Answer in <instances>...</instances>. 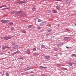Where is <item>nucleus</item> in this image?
I'll list each match as a JSON object with an SVG mask.
<instances>
[{
  "label": "nucleus",
  "instance_id": "nucleus-43",
  "mask_svg": "<svg viewBox=\"0 0 76 76\" xmlns=\"http://www.w3.org/2000/svg\"><path fill=\"white\" fill-rule=\"evenodd\" d=\"M9 9V8H4V9Z\"/></svg>",
  "mask_w": 76,
  "mask_h": 76
},
{
  "label": "nucleus",
  "instance_id": "nucleus-35",
  "mask_svg": "<svg viewBox=\"0 0 76 76\" xmlns=\"http://www.w3.org/2000/svg\"><path fill=\"white\" fill-rule=\"evenodd\" d=\"M23 33H26V31H23Z\"/></svg>",
  "mask_w": 76,
  "mask_h": 76
},
{
  "label": "nucleus",
  "instance_id": "nucleus-3",
  "mask_svg": "<svg viewBox=\"0 0 76 76\" xmlns=\"http://www.w3.org/2000/svg\"><path fill=\"white\" fill-rule=\"evenodd\" d=\"M11 38H12L11 37H4V39H11Z\"/></svg>",
  "mask_w": 76,
  "mask_h": 76
},
{
  "label": "nucleus",
  "instance_id": "nucleus-51",
  "mask_svg": "<svg viewBox=\"0 0 76 76\" xmlns=\"http://www.w3.org/2000/svg\"><path fill=\"white\" fill-rule=\"evenodd\" d=\"M14 54H14V53L12 54V56H13V55H14Z\"/></svg>",
  "mask_w": 76,
  "mask_h": 76
},
{
  "label": "nucleus",
  "instance_id": "nucleus-38",
  "mask_svg": "<svg viewBox=\"0 0 76 76\" xmlns=\"http://www.w3.org/2000/svg\"><path fill=\"white\" fill-rule=\"evenodd\" d=\"M50 12H51V11L50 10H49L48 11V13H50Z\"/></svg>",
  "mask_w": 76,
  "mask_h": 76
},
{
  "label": "nucleus",
  "instance_id": "nucleus-7",
  "mask_svg": "<svg viewBox=\"0 0 76 76\" xmlns=\"http://www.w3.org/2000/svg\"><path fill=\"white\" fill-rule=\"evenodd\" d=\"M56 8L57 9H58V10H60V8L58 6H56Z\"/></svg>",
  "mask_w": 76,
  "mask_h": 76
},
{
  "label": "nucleus",
  "instance_id": "nucleus-48",
  "mask_svg": "<svg viewBox=\"0 0 76 76\" xmlns=\"http://www.w3.org/2000/svg\"><path fill=\"white\" fill-rule=\"evenodd\" d=\"M66 48H69V47H67V46L66 47Z\"/></svg>",
  "mask_w": 76,
  "mask_h": 76
},
{
  "label": "nucleus",
  "instance_id": "nucleus-6",
  "mask_svg": "<svg viewBox=\"0 0 76 76\" xmlns=\"http://www.w3.org/2000/svg\"><path fill=\"white\" fill-rule=\"evenodd\" d=\"M45 58L47 59H48L50 58V56H46L45 57Z\"/></svg>",
  "mask_w": 76,
  "mask_h": 76
},
{
  "label": "nucleus",
  "instance_id": "nucleus-1",
  "mask_svg": "<svg viewBox=\"0 0 76 76\" xmlns=\"http://www.w3.org/2000/svg\"><path fill=\"white\" fill-rule=\"evenodd\" d=\"M0 22L3 23H8L9 22V20H0Z\"/></svg>",
  "mask_w": 76,
  "mask_h": 76
},
{
  "label": "nucleus",
  "instance_id": "nucleus-45",
  "mask_svg": "<svg viewBox=\"0 0 76 76\" xmlns=\"http://www.w3.org/2000/svg\"><path fill=\"white\" fill-rule=\"evenodd\" d=\"M42 76H45V75H44V74H43L42 75Z\"/></svg>",
  "mask_w": 76,
  "mask_h": 76
},
{
  "label": "nucleus",
  "instance_id": "nucleus-34",
  "mask_svg": "<svg viewBox=\"0 0 76 76\" xmlns=\"http://www.w3.org/2000/svg\"><path fill=\"white\" fill-rule=\"evenodd\" d=\"M15 43L14 42L12 43V45H15Z\"/></svg>",
  "mask_w": 76,
  "mask_h": 76
},
{
  "label": "nucleus",
  "instance_id": "nucleus-12",
  "mask_svg": "<svg viewBox=\"0 0 76 76\" xmlns=\"http://www.w3.org/2000/svg\"><path fill=\"white\" fill-rule=\"evenodd\" d=\"M19 59H23V57H22V56H21L20 57L18 58Z\"/></svg>",
  "mask_w": 76,
  "mask_h": 76
},
{
  "label": "nucleus",
  "instance_id": "nucleus-15",
  "mask_svg": "<svg viewBox=\"0 0 76 76\" xmlns=\"http://www.w3.org/2000/svg\"><path fill=\"white\" fill-rule=\"evenodd\" d=\"M72 57H76V54H73L72 55Z\"/></svg>",
  "mask_w": 76,
  "mask_h": 76
},
{
  "label": "nucleus",
  "instance_id": "nucleus-14",
  "mask_svg": "<svg viewBox=\"0 0 76 76\" xmlns=\"http://www.w3.org/2000/svg\"><path fill=\"white\" fill-rule=\"evenodd\" d=\"M5 48H6V46H5V47L3 46V47H2L3 50H4V49H5Z\"/></svg>",
  "mask_w": 76,
  "mask_h": 76
},
{
  "label": "nucleus",
  "instance_id": "nucleus-32",
  "mask_svg": "<svg viewBox=\"0 0 76 76\" xmlns=\"http://www.w3.org/2000/svg\"><path fill=\"white\" fill-rule=\"evenodd\" d=\"M42 48H44V47H45V46H44V45H42Z\"/></svg>",
  "mask_w": 76,
  "mask_h": 76
},
{
  "label": "nucleus",
  "instance_id": "nucleus-24",
  "mask_svg": "<svg viewBox=\"0 0 76 76\" xmlns=\"http://www.w3.org/2000/svg\"><path fill=\"white\" fill-rule=\"evenodd\" d=\"M41 28V27L40 26H39L37 28L38 29H40Z\"/></svg>",
  "mask_w": 76,
  "mask_h": 76
},
{
  "label": "nucleus",
  "instance_id": "nucleus-56",
  "mask_svg": "<svg viewBox=\"0 0 76 76\" xmlns=\"http://www.w3.org/2000/svg\"><path fill=\"white\" fill-rule=\"evenodd\" d=\"M1 73H2V72H0V74H1Z\"/></svg>",
  "mask_w": 76,
  "mask_h": 76
},
{
  "label": "nucleus",
  "instance_id": "nucleus-19",
  "mask_svg": "<svg viewBox=\"0 0 76 76\" xmlns=\"http://www.w3.org/2000/svg\"><path fill=\"white\" fill-rule=\"evenodd\" d=\"M52 12H53V13H56L57 12V11L53 10V11H52Z\"/></svg>",
  "mask_w": 76,
  "mask_h": 76
},
{
  "label": "nucleus",
  "instance_id": "nucleus-13",
  "mask_svg": "<svg viewBox=\"0 0 76 76\" xmlns=\"http://www.w3.org/2000/svg\"><path fill=\"white\" fill-rule=\"evenodd\" d=\"M9 24V25H13V23L12 22H11Z\"/></svg>",
  "mask_w": 76,
  "mask_h": 76
},
{
  "label": "nucleus",
  "instance_id": "nucleus-33",
  "mask_svg": "<svg viewBox=\"0 0 76 76\" xmlns=\"http://www.w3.org/2000/svg\"><path fill=\"white\" fill-rule=\"evenodd\" d=\"M17 53H20V52L18 51H17Z\"/></svg>",
  "mask_w": 76,
  "mask_h": 76
},
{
  "label": "nucleus",
  "instance_id": "nucleus-26",
  "mask_svg": "<svg viewBox=\"0 0 76 76\" xmlns=\"http://www.w3.org/2000/svg\"><path fill=\"white\" fill-rule=\"evenodd\" d=\"M6 48H8V49L11 48H10L8 46H6Z\"/></svg>",
  "mask_w": 76,
  "mask_h": 76
},
{
  "label": "nucleus",
  "instance_id": "nucleus-36",
  "mask_svg": "<svg viewBox=\"0 0 76 76\" xmlns=\"http://www.w3.org/2000/svg\"><path fill=\"white\" fill-rule=\"evenodd\" d=\"M47 26H51V25H47Z\"/></svg>",
  "mask_w": 76,
  "mask_h": 76
},
{
  "label": "nucleus",
  "instance_id": "nucleus-16",
  "mask_svg": "<svg viewBox=\"0 0 76 76\" xmlns=\"http://www.w3.org/2000/svg\"><path fill=\"white\" fill-rule=\"evenodd\" d=\"M32 26L31 25H30V26H28V28H31V27Z\"/></svg>",
  "mask_w": 76,
  "mask_h": 76
},
{
  "label": "nucleus",
  "instance_id": "nucleus-55",
  "mask_svg": "<svg viewBox=\"0 0 76 76\" xmlns=\"http://www.w3.org/2000/svg\"><path fill=\"white\" fill-rule=\"evenodd\" d=\"M67 2H68V1H66V3H67Z\"/></svg>",
  "mask_w": 76,
  "mask_h": 76
},
{
  "label": "nucleus",
  "instance_id": "nucleus-57",
  "mask_svg": "<svg viewBox=\"0 0 76 76\" xmlns=\"http://www.w3.org/2000/svg\"><path fill=\"white\" fill-rule=\"evenodd\" d=\"M75 25H76V24H75Z\"/></svg>",
  "mask_w": 76,
  "mask_h": 76
},
{
  "label": "nucleus",
  "instance_id": "nucleus-39",
  "mask_svg": "<svg viewBox=\"0 0 76 76\" xmlns=\"http://www.w3.org/2000/svg\"><path fill=\"white\" fill-rule=\"evenodd\" d=\"M67 30L66 29L65 30V31L64 32H67Z\"/></svg>",
  "mask_w": 76,
  "mask_h": 76
},
{
  "label": "nucleus",
  "instance_id": "nucleus-9",
  "mask_svg": "<svg viewBox=\"0 0 76 76\" xmlns=\"http://www.w3.org/2000/svg\"><path fill=\"white\" fill-rule=\"evenodd\" d=\"M20 2H21V1H20L19 2H17L15 3V4H16L17 3H18V4H20L21 3H20Z\"/></svg>",
  "mask_w": 76,
  "mask_h": 76
},
{
  "label": "nucleus",
  "instance_id": "nucleus-28",
  "mask_svg": "<svg viewBox=\"0 0 76 76\" xmlns=\"http://www.w3.org/2000/svg\"><path fill=\"white\" fill-rule=\"evenodd\" d=\"M57 66H60V64H57Z\"/></svg>",
  "mask_w": 76,
  "mask_h": 76
},
{
  "label": "nucleus",
  "instance_id": "nucleus-37",
  "mask_svg": "<svg viewBox=\"0 0 76 76\" xmlns=\"http://www.w3.org/2000/svg\"><path fill=\"white\" fill-rule=\"evenodd\" d=\"M25 53H28V51H25Z\"/></svg>",
  "mask_w": 76,
  "mask_h": 76
},
{
  "label": "nucleus",
  "instance_id": "nucleus-11",
  "mask_svg": "<svg viewBox=\"0 0 76 76\" xmlns=\"http://www.w3.org/2000/svg\"><path fill=\"white\" fill-rule=\"evenodd\" d=\"M38 22H41V20L40 19H39L38 20Z\"/></svg>",
  "mask_w": 76,
  "mask_h": 76
},
{
  "label": "nucleus",
  "instance_id": "nucleus-50",
  "mask_svg": "<svg viewBox=\"0 0 76 76\" xmlns=\"http://www.w3.org/2000/svg\"><path fill=\"white\" fill-rule=\"evenodd\" d=\"M54 37H55V36H53V38H54Z\"/></svg>",
  "mask_w": 76,
  "mask_h": 76
},
{
  "label": "nucleus",
  "instance_id": "nucleus-27",
  "mask_svg": "<svg viewBox=\"0 0 76 76\" xmlns=\"http://www.w3.org/2000/svg\"><path fill=\"white\" fill-rule=\"evenodd\" d=\"M11 30H14V29H15V28L14 27H12L11 28Z\"/></svg>",
  "mask_w": 76,
  "mask_h": 76
},
{
  "label": "nucleus",
  "instance_id": "nucleus-8",
  "mask_svg": "<svg viewBox=\"0 0 76 76\" xmlns=\"http://www.w3.org/2000/svg\"><path fill=\"white\" fill-rule=\"evenodd\" d=\"M61 70H67L66 68H61Z\"/></svg>",
  "mask_w": 76,
  "mask_h": 76
},
{
  "label": "nucleus",
  "instance_id": "nucleus-5",
  "mask_svg": "<svg viewBox=\"0 0 76 76\" xmlns=\"http://www.w3.org/2000/svg\"><path fill=\"white\" fill-rule=\"evenodd\" d=\"M18 47H19V46L17 45L12 47V48L13 49H16V48H18Z\"/></svg>",
  "mask_w": 76,
  "mask_h": 76
},
{
  "label": "nucleus",
  "instance_id": "nucleus-17",
  "mask_svg": "<svg viewBox=\"0 0 76 76\" xmlns=\"http://www.w3.org/2000/svg\"><path fill=\"white\" fill-rule=\"evenodd\" d=\"M6 75L7 76H9V74L7 73L6 74Z\"/></svg>",
  "mask_w": 76,
  "mask_h": 76
},
{
  "label": "nucleus",
  "instance_id": "nucleus-29",
  "mask_svg": "<svg viewBox=\"0 0 76 76\" xmlns=\"http://www.w3.org/2000/svg\"><path fill=\"white\" fill-rule=\"evenodd\" d=\"M40 67L41 69H43L44 68V67L42 66H40Z\"/></svg>",
  "mask_w": 76,
  "mask_h": 76
},
{
  "label": "nucleus",
  "instance_id": "nucleus-46",
  "mask_svg": "<svg viewBox=\"0 0 76 76\" xmlns=\"http://www.w3.org/2000/svg\"><path fill=\"white\" fill-rule=\"evenodd\" d=\"M58 56V55H55V56H56V57H57Z\"/></svg>",
  "mask_w": 76,
  "mask_h": 76
},
{
  "label": "nucleus",
  "instance_id": "nucleus-30",
  "mask_svg": "<svg viewBox=\"0 0 76 76\" xmlns=\"http://www.w3.org/2000/svg\"><path fill=\"white\" fill-rule=\"evenodd\" d=\"M57 50H58L57 48H55L54 50V51H57Z\"/></svg>",
  "mask_w": 76,
  "mask_h": 76
},
{
  "label": "nucleus",
  "instance_id": "nucleus-23",
  "mask_svg": "<svg viewBox=\"0 0 76 76\" xmlns=\"http://www.w3.org/2000/svg\"><path fill=\"white\" fill-rule=\"evenodd\" d=\"M11 14H14V13H15V12L13 11L11 13Z\"/></svg>",
  "mask_w": 76,
  "mask_h": 76
},
{
  "label": "nucleus",
  "instance_id": "nucleus-47",
  "mask_svg": "<svg viewBox=\"0 0 76 76\" xmlns=\"http://www.w3.org/2000/svg\"><path fill=\"white\" fill-rule=\"evenodd\" d=\"M48 35H49V34H46V35H47V36Z\"/></svg>",
  "mask_w": 76,
  "mask_h": 76
},
{
  "label": "nucleus",
  "instance_id": "nucleus-44",
  "mask_svg": "<svg viewBox=\"0 0 76 76\" xmlns=\"http://www.w3.org/2000/svg\"><path fill=\"white\" fill-rule=\"evenodd\" d=\"M43 68H44V69H47V67H44Z\"/></svg>",
  "mask_w": 76,
  "mask_h": 76
},
{
  "label": "nucleus",
  "instance_id": "nucleus-25",
  "mask_svg": "<svg viewBox=\"0 0 76 76\" xmlns=\"http://www.w3.org/2000/svg\"><path fill=\"white\" fill-rule=\"evenodd\" d=\"M33 9L34 10H35V7H33Z\"/></svg>",
  "mask_w": 76,
  "mask_h": 76
},
{
  "label": "nucleus",
  "instance_id": "nucleus-4",
  "mask_svg": "<svg viewBox=\"0 0 76 76\" xmlns=\"http://www.w3.org/2000/svg\"><path fill=\"white\" fill-rule=\"evenodd\" d=\"M22 13V11L20 10V11H18L17 12L16 14V15H19V14H20Z\"/></svg>",
  "mask_w": 76,
  "mask_h": 76
},
{
  "label": "nucleus",
  "instance_id": "nucleus-54",
  "mask_svg": "<svg viewBox=\"0 0 76 76\" xmlns=\"http://www.w3.org/2000/svg\"><path fill=\"white\" fill-rule=\"evenodd\" d=\"M57 1H60V0H57Z\"/></svg>",
  "mask_w": 76,
  "mask_h": 76
},
{
  "label": "nucleus",
  "instance_id": "nucleus-20",
  "mask_svg": "<svg viewBox=\"0 0 76 76\" xmlns=\"http://www.w3.org/2000/svg\"><path fill=\"white\" fill-rule=\"evenodd\" d=\"M51 31H52L51 29H50V30H48V32H51Z\"/></svg>",
  "mask_w": 76,
  "mask_h": 76
},
{
  "label": "nucleus",
  "instance_id": "nucleus-41",
  "mask_svg": "<svg viewBox=\"0 0 76 76\" xmlns=\"http://www.w3.org/2000/svg\"><path fill=\"white\" fill-rule=\"evenodd\" d=\"M31 73H34V72L33 71H31L30 72Z\"/></svg>",
  "mask_w": 76,
  "mask_h": 76
},
{
  "label": "nucleus",
  "instance_id": "nucleus-49",
  "mask_svg": "<svg viewBox=\"0 0 76 76\" xmlns=\"http://www.w3.org/2000/svg\"><path fill=\"white\" fill-rule=\"evenodd\" d=\"M26 73H27V74H28V72H26Z\"/></svg>",
  "mask_w": 76,
  "mask_h": 76
},
{
  "label": "nucleus",
  "instance_id": "nucleus-18",
  "mask_svg": "<svg viewBox=\"0 0 76 76\" xmlns=\"http://www.w3.org/2000/svg\"><path fill=\"white\" fill-rule=\"evenodd\" d=\"M6 6L5 5H3V6L0 7V8H1V7H6Z\"/></svg>",
  "mask_w": 76,
  "mask_h": 76
},
{
  "label": "nucleus",
  "instance_id": "nucleus-52",
  "mask_svg": "<svg viewBox=\"0 0 76 76\" xmlns=\"http://www.w3.org/2000/svg\"><path fill=\"white\" fill-rule=\"evenodd\" d=\"M1 39H3V37H1Z\"/></svg>",
  "mask_w": 76,
  "mask_h": 76
},
{
  "label": "nucleus",
  "instance_id": "nucleus-53",
  "mask_svg": "<svg viewBox=\"0 0 76 76\" xmlns=\"http://www.w3.org/2000/svg\"><path fill=\"white\" fill-rule=\"evenodd\" d=\"M1 45H0V48H1Z\"/></svg>",
  "mask_w": 76,
  "mask_h": 76
},
{
  "label": "nucleus",
  "instance_id": "nucleus-10",
  "mask_svg": "<svg viewBox=\"0 0 76 76\" xmlns=\"http://www.w3.org/2000/svg\"><path fill=\"white\" fill-rule=\"evenodd\" d=\"M26 3V2L23 1H21V2H20V3Z\"/></svg>",
  "mask_w": 76,
  "mask_h": 76
},
{
  "label": "nucleus",
  "instance_id": "nucleus-40",
  "mask_svg": "<svg viewBox=\"0 0 76 76\" xmlns=\"http://www.w3.org/2000/svg\"><path fill=\"white\" fill-rule=\"evenodd\" d=\"M17 52H15L14 53V54H17Z\"/></svg>",
  "mask_w": 76,
  "mask_h": 76
},
{
  "label": "nucleus",
  "instance_id": "nucleus-2",
  "mask_svg": "<svg viewBox=\"0 0 76 76\" xmlns=\"http://www.w3.org/2000/svg\"><path fill=\"white\" fill-rule=\"evenodd\" d=\"M31 69H32V67H28L24 69L25 71H26L27 70H31Z\"/></svg>",
  "mask_w": 76,
  "mask_h": 76
},
{
  "label": "nucleus",
  "instance_id": "nucleus-21",
  "mask_svg": "<svg viewBox=\"0 0 76 76\" xmlns=\"http://www.w3.org/2000/svg\"><path fill=\"white\" fill-rule=\"evenodd\" d=\"M61 46V44H57V47H59L60 46Z\"/></svg>",
  "mask_w": 76,
  "mask_h": 76
},
{
  "label": "nucleus",
  "instance_id": "nucleus-22",
  "mask_svg": "<svg viewBox=\"0 0 76 76\" xmlns=\"http://www.w3.org/2000/svg\"><path fill=\"white\" fill-rule=\"evenodd\" d=\"M69 66H72V65H73V64H72V63H69Z\"/></svg>",
  "mask_w": 76,
  "mask_h": 76
},
{
  "label": "nucleus",
  "instance_id": "nucleus-42",
  "mask_svg": "<svg viewBox=\"0 0 76 76\" xmlns=\"http://www.w3.org/2000/svg\"><path fill=\"white\" fill-rule=\"evenodd\" d=\"M27 51H28V52H29V50L27 49Z\"/></svg>",
  "mask_w": 76,
  "mask_h": 76
},
{
  "label": "nucleus",
  "instance_id": "nucleus-58",
  "mask_svg": "<svg viewBox=\"0 0 76 76\" xmlns=\"http://www.w3.org/2000/svg\"><path fill=\"white\" fill-rule=\"evenodd\" d=\"M23 0V1H25V0Z\"/></svg>",
  "mask_w": 76,
  "mask_h": 76
},
{
  "label": "nucleus",
  "instance_id": "nucleus-31",
  "mask_svg": "<svg viewBox=\"0 0 76 76\" xmlns=\"http://www.w3.org/2000/svg\"><path fill=\"white\" fill-rule=\"evenodd\" d=\"M33 51H35V50H36V48H34L33 49Z\"/></svg>",
  "mask_w": 76,
  "mask_h": 76
}]
</instances>
